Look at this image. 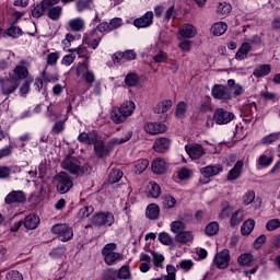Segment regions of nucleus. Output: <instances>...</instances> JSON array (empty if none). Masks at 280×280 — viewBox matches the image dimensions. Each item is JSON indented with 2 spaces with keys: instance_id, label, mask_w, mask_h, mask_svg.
I'll list each match as a JSON object with an SVG mask.
<instances>
[{
  "instance_id": "nucleus-1",
  "label": "nucleus",
  "mask_w": 280,
  "mask_h": 280,
  "mask_svg": "<svg viewBox=\"0 0 280 280\" xmlns=\"http://www.w3.org/2000/svg\"><path fill=\"white\" fill-rule=\"evenodd\" d=\"M61 167L73 176H86L93 172V167L90 164H82L80 160L73 156H67L61 162Z\"/></svg>"
},
{
  "instance_id": "nucleus-2",
  "label": "nucleus",
  "mask_w": 280,
  "mask_h": 280,
  "mask_svg": "<svg viewBox=\"0 0 280 280\" xmlns=\"http://www.w3.org/2000/svg\"><path fill=\"white\" fill-rule=\"evenodd\" d=\"M117 244L109 243L106 244L102 249V255L104 257V261L107 266H115L119 259H121L122 255L117 253Z\"/></svg>"
},
{
  "instance_id": "nucleus-3",
  "label": "nucleus",
  "mask_w": 280,
  "mask_h": 280,
  "mask_svg": "<svg viewBox=\"0 0 280 280\" xmlns=\"http://www.w3.org/2000/svg\"><path fill=\"white\" fill-rule=\"evenodd\" d=\"M55 180L57 183V190L59 194H67L73 187V180L66 172H60L55 176Z\"/></svg>"
},
{
  "instance_id": "nucleus-4",
  "label": "nucleus",
  "mask_w": 280,
  "mask_h": 280,
  "mask_svg": "<svg viewBox=\"0 0 280 280\" xmlns=\"http://www.w3.org/2000/svg\"><path fill=\"white\" fill-rule=\"evenodd\" d=\"M94 226H113L115 224V215L110 212H98L92 217Z\"/></svg>"
},
{
  "instance_id": "nucleus-5",
  "label": "nucleus",
  "mask_w": 280,
  "mask_h": 280,
  "mask_svg": "<svg viewBox=\"0 0 280 280\" xmlns=\"http://www.w3.org/2000/svg\"><path fill=\"white\" fill-rule=\"evenodd\" d=\"M51 233L58 235V238L61 242H69V240L73 237V230L69 225L62 223L55 224L51 228Z\"/></svg>"
},
{
  "instance_id": "nucleus-6",
  "label": "nucleus",
  "mask_w": 280,
  "mask_h": 280,
  "mask_svg": "<svg viewBox=\"0 0 280 280\" xmlns=\"http://www.w3.org/2000/svg\"><path fill=\"white\" fill-rule=\"evenodd\" d=\"M235 119V114L225 110L224 108H217L213 114V121L219 126L231 124Z\"/></svg>"
},
{
  "instance_id": "nucleus-7",
  "label": "nucleus",
  "mask_w": 280,
  "mask_h": 280,
  "mask_svg": "<svg viewBox=\"0 0 280 280\" xmlns=\"http://www.w3.org/2000/svg\"><path fill=\"white\" fill-rule=\"evenodd\" d=\"M213 264L220 270H224V268H229V264H231V254L229 249H223L217 253L213 259Z\"/></svg>"
},
{
  "instance_id": "nucleus-8",
  "label": "nucleus",
  "mask_w": 280,
  "mask_h": 280,
  "mask_svg": "<svg viewBox=\"0 0 280 280\" xmlns=\"http://www.w3.org/2000/svg\"><path fill=\"white\" fill-rule=\"evenodd\" d=\"M211 95L214 97V100H222L223 102L231 100V91H229V88L222 84L213 85Z\"/></svg>"
},
{
  "instance_id": "nucleus-9",
  "label": "nucleus",
  "mask_w": 280,
  "mask_h": 280,
  "mask_svg": "<svg viewBox=\"0 0 280 280\" xmlns=\"http://www.w3.org/2000/svg\"><path fill=\"white\" fill-rule=\"evenodd\" d=\"M26 201L27 196H25V192L23 190H13L9 192L4 198L5 205H21Z\"/></svg>"
},
{
  "instance_id": "nucleus-10",
  "label": "nucleus",
  "mask_w": 280,
  "mask_h": 280,
  "mask_svg": "<svg viewBox=\"0 0 280 280\" xmlns=\"http://www.w3.org/2000/svg\"><path fill=\"white\" fill-rule=\"evenodd\" d=\"M154 23V13L152 11H148L141 18H138L133 21L135 27L141 30L143 27H150Z\"/></svg>"
},
{
  "instance_id": "nucleus-11",
  "label": "nucleus",
  "mask_w": 280,
  "mask_h": 280,
  "mask_svg": "<svg viewBox=\"0 0 280 280\" xmlns=\"http://www.w3.org/2000/svg\"><path fill=\"white\" fill-rule=\"evenodd\" d=\"M0 84L2 93H4V95H10L14 93L19 86V82L16 81V79H13V77L10 79H1Z\"/></svg>"
},
{
  "instance_id": "nucleus-12",
  "label": "nucleus",
  "mask_w": 280,
  "mask_h": 280,
  "mask_svg": "<svg viewBox=\"0 0 280 280\" xmlns=\"http://www.w3.org/2000/svg\"><path fill=\"white\" fill-rule=\"evenodd\" d=\"M168 167H170V164L163 158H156L155 160H153L151 164V170L153 174H158V175L165 174Z\"/></svg>"
},
{
  "instance_id": "nucleus-13",
  "label": "nucleus",
  "mask_w": 280,
  "mask_h": 280,
  "mask_svg": "<svg viewBox=\"0 0 280 280\" xmlns=\"http://www.w3.org/2000/svg\"><path fill=\"white\" fill-rule=\"evenodd\" d=\"M170 145H172V140L168 138H158L153 143V150L159 154H163V152H167V150H170Z\"/></svg>"
},
{
  "instance_id": "nucleus-14",
  "label": "nucleus",
  "mask_w": 280,
  "mask_h": 280,
  "mask_svg": "<svg viewBox=\"0 0 280 280\" xmlns=\"http://www.w3.org/2000/svg\"><path fill=\"white\" fill-rule=\"evenodd\" d=\"M144 130L148 135H163V132L167 131V127L161 122H148L144 126Z\"/></svg>"
},
{
  "instance_id": "nucleus-15",
  "label": "nucleus",
  "mask_w": 280,
  "mask_h": 280,
  "mask_svg": "<svg viewBox=\"0 0 280 280\" xmlns=\"http://www.w3.org/2000/svg\"><path fill=\"white\" fill-rule=\"evenodd\" d=\"M97 139V131L82 132L78 136V141L88 145H94Z\"/></svg>"
},
{
  "instance_id": "nucleus-16",
  "label": "nucleus",
  "mask_w": 280,
  "mask_h": 280,
  "mask_svg": "<svg viewBox=\"0 0 280 280\" xmlns=\"http://www.w3.org/2000/svg\"><path fill=\"white\" fill-rule=\"evenodd\" d=\"M186 152L192 160H198L205 154V148L200 144L186 145Z\"/></svg>"
},
{
  "instance_id": "nucleus-17",
  "label": "nucleus",
  "mask_w": 280,
  "mask_h": 280,
  "mask_svg": "<svg viewBox=\"0 0 280 280\" xmlns=\"http://www.w3.org/2000/svg\"><path fill=\"white\" fill-rule=\"evenodd\" d=\"M178 34L182 36V38H194L198 34V31L196 30L195 25L184 24L182 27H179Z\"/></svg>"
},
{
  "instance_id": "nucleus-18",
  "label": "nucleus",
  "mask_w": 280,
  "mask_h": 280,
  "mask_svg": "<svg viewBox=\"0 0 280 280\" xmlns=\"http://www.w3.org/2000/svg\"><path fill=\"white\" fill-rule=\"evenodd\" d=\"M23 224L28 231H34V229H38V224H40V217L36 214H28L25 217Z\"/></svg>"
},
{
  "instance_id": "nucleus-19",
  "label": "nucleus",
  "mask_w": 280,
  "mask_h": 280,
  "mask_svg": "<svg viewBox=\"0 0 280 280\" xmlns=\"http://www.w3.org/2000/svg\"><path fill=\"white\" fill-rule=\"evenodd\" d=\"M222 172V165L215 164V165H208L200 170V174L203 176H208V178H211L213 176H218Z\"/></svg>"
},
{
  "instance_id": "nucleus-20",
  "label": "nucleus",
  "mask_w": 280,
  "mask_h": 280,
  "mask_svg": "<svg viewBox=\"0 0 280 280\" xmlns=\"http://www.w3.org/2000/svg\"><path fill=\"white\" fill-rule=\"evenodd\" d=\"M272 163H275V155L270 153H264L257 160L258 167H270Z\"/></svg>"
},
{
  "instance_id": "nucleus-21",
  "label": "nucleus",
  "mask_w": 280,
  "mask_h": 280,
  "mask_svg": "<svg viewBox=\"0 0 280 280\" xmlns=\"http://www.w3.org/2000/svg\"><path fill=\"white\" fill-rule=\"evenodd\" d=\"M244 167V162L237 161L234 167L228 173V180H237L242 174V168Z\"/></svg>"
},
{
  "instance_id": "nucleus-22",
  "label": "nucleus",
  "mask_w": 280,
  "mask_h": 280,
  "mask_svg": "<svg viewBox=\"0 0 280 280\" xmlns=\"http://www.w3.org/2000/svg\"><path fill=\"white\" fill-rule=\"evenodd\" d=\"M94 151L98 159H104V156H108V154H110V151L104 145L103 141H95Z\"/></svg>"
},
{
  "instance_id": "nucleus-23",
  "label": "nucleus",
  "mask_w": 280,
  "mask_h": 280,
  "mask_svg": "<svg viewBox=\"0 0 280 280\" xmlns=\"http://www.w3.org/2000/svg\"><path fill=\"white\" fill-rule=\"evenodd\" d=\"M175 242L177 244H189V242H194V233L191 231H184L175 236Z\"/></svg>"
},
{
  "instance_id": "nucleus-24",
  "label": "nucleus",
  "mask_w": 280,
  "mask_h": 280,
  "mask_svg": "<svg viewBox=\"0 0 280 280\" xmlns=\"http://www.w3.org/2000/svg\"><path fill=\"white\" fill-rule=\"evenodd\" d=\"M68 27L71 32H82L85 27L84 20L82 18H75L68 22Z\"/></svg>"
},
{
  "instance_id": "nucleus-25",
  "label": "nucleus",
  "mask_w": 280,
  "mask_h": 280,
  "mask_svg": "<svg viewBox=\"0 0 280 280\" xmlns=\"http://www.w3.org/2000/svg\"><path fill=\"white\" fill-rule=\"evenodd\" d=\"M242 222H244V210L238 209L232 213V217L230 219V226H232V229H235V226H238V224H242Z\"/></svg>"
},
{
  "instance_id": "nucleus-26",
  "label": "nucleus",
  "mask_w": 280,
  "mask_h": 280,
  "mask_svg": "<svg viewBox=\"0 0 280 280\" xmlns=\"http://www.w3.org/2000/svg\"><path fill=\"white\" fill-rule=\"evenodd\" d=\"M110 118L114 124H124L128 119L127 116L119 109V107H114L112 109Z\"/></svg>"
},
{
  "instance_id": "nucleus-27",
  "label": "nucleus",
  "mask_w": 280,
  "mask_h": 280,
  "mask_svg": "<svg viewBox=\"0 0 280 280\" xmlns=\"http://www.w3.org/2000/svg\"><path fill=\"white\" fill-rule=\"evenodd\" d=\"M30 75V70L25 66H16L13 70V79L19 82V80H25Z\"/></svg>"
},
{
  "instance_id": "nucleus-28",
  "label": "nucleus",
  "mask_w": 280,
  "mask_h": 280,
  "mask_svg": "<svg viewBox=\"0 0 280 280\" xmlns=\"http://www.w3.org/2000/svg\"><path fill=\"white\" fill-rule=\"evenodd\" d=\"M136 108L137 105L132 101H126L118 107V109L127 116V119L128 117L132 116V113H135Z\"/></svg>"
},
{
  "instance_id": "nucleus-29",
  "label": "nucleus",
  "mask_w": 280,
  "mask_h": 280,
  "mask_svg": "<svg viewBox=\"0 0 280 280\" xmlns=\"http://www.w3.org/2000/svg\"><path fill=\"white\" fill-rule=\"evenodd\" d=\"M47 10V16L50 19V21H59L60 18L62 16V7L61 5H56V7H50Z\"/></svg>"
},
{
  "instance_id": "nucleus-30",
  "label": "nucleus",
  "mask_w": 280,
  "mask_h": 280,
  "mask_svg": "<svg viewBox=\"0 0 280 280\" xmlns=\"http://www.w3.org/2000/svg\"><path fill=\"white\" fill-rule=\"evenodd\" d=\"M161 213V208L156 203H150L147 207L145 215L149 220H156Z\"/></svg>"
},
{
  "instance_id": "nucleus-31",
  "label": "nucleus",
  "mask_w": 280,
  "mask_h": 280,
  "mask_svg": "<svg viewBox=\"0 0 280 280\" xmlns=\"http://www.w3.org/2000/svg\"><path fill=\"white\" fill-rule=\"evenodd\" d=\"M226 30H229V25H226V23L217 22L212 25L210 32L213 34V36H222V34L226 33Z\"/></svg>"
},
{
  "instance_id": "nucleus-32",
  "label": "nucleus",
  "mask_w": 280,
  "mask_h": 280,
  "mask_svg": "<svg viewBox=\"0 0 280 280\" xmlns=\"http://www.w3.org/2000/svg\"><path fill=\"white\" fill-rule=\"evenodd\" d=\"M250 49L252 47L249 43H243L236 51V60H246V58H248V52L250 51Z\"/></svg>"
},
{
  "instance_id": "nucleus-33",
  "label": "nucleus",
  "mask_w": 280,
  "mask_h": 280,
  "mask_svg": "<svg viewBox=\"0 0 280 280\" xmlns=\"http://www.w3.org/2000/svg\"><path fill=\"white\" fill-rule=\"evenodd\" d=\"M75 8L78 12H84V10H93L95 4L93 3V0H77Z\"/></svg>"
},
{
  "instance_id": "nucleus-34",
  "label": "nucleus",
  "mask_w": 280,
  "mask_h": 280,
  "mask_svg": "<svg viewBox=\"0 0 280 280\" xmlns=\"http://www.w3.org/2000/svg\"><path fill=\"white\" fill-rule=\"evenodd\" d=\"M170 108H172V100L162 101L154 107V113L161 115L167 113Z\"/></svg>"
},
{
  "instance_id": "nucleus-35",
  "label": "nucleus",
  "mask_w": 280,
  "mask_h": 280,
  "mask_svg": "<svg viewBox=\"0 0 280 280\" xmlns=\"http://www.w3.org/2000/svg\"><path fill=\"white\" fill-rule=\"evenodd\" d=\"M255 261V257L250 253L241 254L237 258V264L240 266H250Z\"/></svg>"
},
{
  "instance_id": "nucleus-36",
  "label": "nucleus",
  "mask_w": 280,
  "mask_h": 280,
  "mask_svg": "<svg viewBox=\"0 0 280 280\" xmlns=\"http://www.w3.org/2000/svg\"><path fill=\"white\" fill-rule=\"evenodd\" d=\"M97 32L101 33H108L112 32L110 24L108 22L100 23L96 28L92 30L90 32V37L94 38V36L97 34Z\"/></svg>"
},
{
  "instance_id": "nucleus-37",
  "label": "nucleus",
  "mask_w": 280,
  "mask_h": 280,
  "mask_svg": "<svg viewBox=\"0 0 280 280\" xmlns=\"http://www.w3.org/2000/svg\"><path fill=\"white\" fill-rule=\"evenodd\" d=\"M132 139V131H126L121 138H114L109 141V145H121V143H126Z\"/></svg>"
},
{
  "instance_id": "nucleus-38",
  "label": "nucleus",
  "mask_w": 280,
  "mask_h": 280,
  "mask_svg": "<svg viewBox=\"0 0 280 280\" xmlns=\"http://www.w3.org/2000/svg\"><path fill=\"white\" fill-rule=\"evenodd\" d=\"M124 178V172H121L119 168L112 170L108 175V183L112 185H115V183H119Z\"/></svg>"
},
{
  "instance_id": "nucleus-39",
  "label": "nucleus",
  "mask_w": 280,
  "mask_h": 280,
  "mask_svg": "<svg viewBox=\"0 0 280 280\" xmlns=\"http://www.w3.org/2000/svg\"><path fill=\"white\" fill-rule=\"evenodd\" d=\"M254 229H255V220L249 219L242 224L241 233L242 235H250Z\"/></svg>"
},
{
  "instance_id": "nucleus-40",
  "label": "nucleus",
  "mask_w": 280,
  "mask_h": 280,
  "mask_svg": "<svg viewBox=\"0 0 280 280\" xmlns=\"http://www.w3.org/2000/svg\"><path fill=\"white\" fill-rule=\"evenodd\" d=\"M270 65H262L254 70L253 75H255V78H265V75L270 74Z\"/></svg>"
},
{
  "instance_id": "nucleus-41",
  "label": "nucleus",
  "mask_w": 280,
  "mask_h": 280,
  "mask_svg": "<svg viewBox=\"0 0 280 280\" xmlns=\"http://www.w3.org/2000/svg\"><path fill=\"white\" fill-rule=\"evenodd\" d=\"M206 235L209 237H213V235H218V232L220 231V224L218 222L212 221L209 224L206 225Z\"/></svg>"
},
{
  "instance_id": "nucleus-42",
  "label": "nucleus",
  "mask_w": 280,
  "mask_h": 280,
  "mask_svg": "<svg viewBox=\"0 0 280 280\" xmlns=\"http://www.w3.org/2000/svg\"><path fill=\"white\" fill-rule=\"evenodd\" d=\"M148 165H150V161L145 159H140L135 164V172L136 174H143L145 170H148Z\"/></svg>"
},
{
  "instance_id": "nucleus-43",
  "label": "nucleus",
  "mask_w": 280,
  "mask_h": 280,
  "mask_svg": "<svg viewBox=\"0 0 280 280\" xmlns=\"http://www.w3.org/2000/svg\"><path fill=\"white\" fill-rule=\"evenodd\" d=\"M185 229H187V225L183 221H173L171 223V231L172 233H176V235L183 233Z\"/></svg>"
},
{
  "instance_id": "nucleus-44",
  "label": "nucleus",
  "mask_w": 280,
  "mask_h": 280,
  "mask_svg": "<svg viewBox=\"0 0 280 280\" xmlns=\"http://www.w3.org/2000/svg\"><path fill=\"white\" fill-rule=\"evenodd\" d=\"M125 84L127 86H137L139 84V74L135 72L128 73L125 78Z\"/></svg>"
},
{
  "instance_id": "nucleus-45",
  "label": "nucleus",
  "mask_w": 280,
  "mask_h": 280,
  "mask_svg": "<svg viewBox=\"0 0 280 280\" xmlns=\"http://www.w3.org/2000/svg\"><path fill=\"white\" fill-rule=\"evenodd\" d=\"M152 261L155 268H163V261H165V256L163 254L152 252Z\"/></svg>"
},
{
  "instance_id": "nucleus-46",
  "label": "nucleus",
  "mask_w": 280,
  "mask_h": 280,
  "mask_svg": "<svg viewBox=\"0 0 280 280\" xmlns=\"http://www.w3.org/2000/svg\"><path fill=\"white\" fill-rule=\"evenodd\" d=\"M279 132L269 133L268 136H265L261 139L262 145H271V143H275V141L279 140Z\"/></svg>"
},
{
  "instance_id": "nucleus-47",
  "label": "nucleus",
  "mask_w": 280,
  "mask_h": 280,
  "mask_svg": "<svg viewBox=\"0 0 280 280\" xmlns=\"http://www.w3.org/2000/svg\"><path fill=\"white\" fill-rule=\"evenodd\" d=\"M7 36H11L12 38H19V36L23 35V31L21 27L15 26L14 24L5 31Z\"/></svg>"
},
{
  "instance_id": "nucleus-48",
  "label": "nucleus",
  "mask_w": 280,
  "mask_h": 280,
  "mask_svg": "<svg viewBox=\"0 0 280 280\" xmlns=\"http://www.w3.org/2000/svg\"><path fill=\"white\" fill-rule=\"evenodd\" d=\"M91 70L89 69V61H82L77 65V75H85Z\"/></svg>"
},
{
  "instance_id": "nucleus-49",
  "label": "nucleus",
  "mask_w": 280,
  "mask_h": 280,
  "mask_svg": "<svg viewBox=\"0 0 280 280\" xmlns=\"http://www.w3.org/2000/svg\"><path fill=\"white\" fill-rule=\"evenodd\" d=\"M158 240L161 244H164V246H172V243L174 242L167 232H161L158 236Z\"/></svg>"
},
{
  "instance_id": "nucleus-50",
  "label": "nucleus",
  "mask_w": 280,
  "mask_h": 280,
  "mask_svg": "<svg viewBox=\"0 0 280 280\" xmlns=\"http://www.w3.org/2000/svg\"><path fill=\"white\" fill-rule=\"evenodd\" d=\"M75 54H78L79 58H84V61L91 60V51H89V49H86V47H79L77 49H74Z\"/></svg>"
},
{
  "instance_id": "nucleus-51",
  "label": "nucleus",
  "mask_w": 280,
  "mask_h": 280,
  "mask_svg": "<svg viewBox=\"0 0 280 280\" xmlns=\"http://www.w3.org/2000/svg\"><path fill=\"white\" fill-rule=\"evenodd\" d=\"M150 188H149V195L151 198H159L161 196V186L159 184L151 182L150 183Z\"/></svg>"
},
{
  "instance_id": "nucleus-52",
  "label": "nucleus",
  "mask_w": 280,
  "mask_h": 280,
  "mask_svg": "<svg viewBox=\"0 0 280 280\" xmlns=\"http://www.w3.org/2000/svg\"><path fill=\"white\" fill-rule=\"evenodd\" d=\"M231 10H233L231 4L223 2L218 5L217 12L218 14H222V16H226V14H231Z\"/></svg>"
},
{
  "instance_id": "nucleus-53",
  "label": "nucleus",
  "mask_w": 280,
  "mask_h": 280,
  "mask_svg": "<svg viewBox=\"0 0 280 280\" xmlns=\"http://www.w3.org/2000/svg\"><path fill=\"white\" fill-rule=\"evenodd\" d=\"M47 11V9L44 7V4L40 2L39 4H37L33 10H32V16L34 19H40V16H43V14H45V12Z\"/></svg>"
},
{
  "instance_id": "nucleus-54",
  "label": "nucleus",
  "mask_w": 280,
  "mask_h": 280,
  "mask_svg": "<svg viewBox=\"0 0 280 280\" xmlns=\"http://www.w3.org/2000/svg\"><path fill=\"white\" fill-rule=\"evenodd\" d=\"M162 205L164 209H172L176 206V198L172 196H166L163 198Z\"/></svg>"
},
{
  "instance_id": "nucleus-55",
  "label": "nucleus",
  "mask_w": 280,
  "mask_h": 280,
  "mask_svg": "<svg viewBox=\"0 0 280 280\" xmlns=\"http://www.w3.org/2000/svg\"><path fill=\"white\" fill-rule=\"evenodd\" d=\"M187 113V103L179 102L176 107L175 115L176 117H185V114Z\"/></svg>"
},
{
  "instance_id": "nucleus-56",
  "label": "nucleus",
  "mask_w": 280,
  "mask_h": 280,
  "mask_svg": "<svg viewBox=\"0 0 280 280\" xmlns=\"http://www.w3.org/2000/svg\"><path fill=\"white\" fill-rule=\"evenodd\" d=\"M117 277L118 279H130V268H128V266H122L118 272H117Z\"/></svg>"
},
{
  "instance_id": "nucleus-57",
  "label": "nucleus",
  "mask_w": 280,
  "mask_h": 280,
  "mask_svg": "<svg viewBox=\"0 0 280 280\" xmlns=\"http://www.w3.org/2000/svg\"><path fill=\"white\" fill-rule=\"evenodd\" d=\"M178 267L186 272H189L194 268V261L191 259H184L179 261Z\"/></svg>"
},
{
  "instance_id": "nucleus-58",
  "label": "nucleus",
  "mask_w": 280,
  "mask_h": 280,
  "mask_svg": "<svg viewBox=\"0 0 280 280\" xmlns=\"http://www.w3.org/2000/svg\"><path fill=\"white\" fill-rule=\"evenodd\" d=\"M91 213H93V207L85 206L79 210L78 217L84 220V218H89Z\"/></svg>"
},
{
  "instance_id": "nucleus-59",
  "label": "nucleus",
  "mask_w": 280,
  "mask_h": 280,
  "mask_svg": "<svg viewBox=\"0 0 280 280\" xmlns=\"http://www.w3.org/2000/svg\"><path fill=\"white\" fill-rule=\"evenodd\" d=\"M279 228H280L279 219H271L266 224L267 231H277V229H279Z\"/></svg>"
},
{
  "instance_id": "nucleus-60",
  "label": "nucleus",
  "mask_w": 280,
  "mask_h": 280,
  "mask_svg": "<svg viewBox=\"0 0 280 280\" xmlns=\"http://www.w3.org/2000/svg\"><path fill=\"white\" fill-rule=\"evenodd\" d=\"M255 201V190H249L243 196L244 205L248 206Z\"/></svg>"
},
{
  "instance_id": "nucleus-61",
  "label": "nucleus",
  "mask_w": 280,
  "mask_h": 280,
  "mask_svg": "<svg viewBox=\"0 0 280 280\" xmlns=\"http://www.w3.org/2000/svg\"><path fill=\"white\" fill-rule=\"evenodd\" d=\"M104 280H117V270L115 269H107L103 273Z\"/></svg>"
},
{
  "instance_id": "nucleus-62",
  "label": "nucleus",
  "mask_w": 280,
  "mask_h": 280,
  "mask_svg": "<svg viewBox=\"0 0 280 280\" xmlns=\"http://www.w3.org/2000/svg\"><path fill=\"white\" fill-rule=\"evenodd\" d=\"M63 130H65V121L59 120L55 122V125L52 126L51 132L52 135H60V132H62Z\"/></svg>"
},
{
  "instance_id": "nucleus-63",
  "label": "nucleus",
  "mask_w": 280,
  "mask_h": 280,
  "mask_svg": "<svg viewBox=\"0 0 280 280\" xmlns=\"http://www.w3.org/2000/svg\"><path fill=\"white\" fill-rule=\"evenodd\" d=\"M177 176H178L179 180H187L191 176V170L184 167V168L179 170Z\"/></svg>"
},
{
  "instance_id": "nucleus-64",
  "label": "nucleus",
  "mask_w": 280,
  "mask_h": 280,
  "mask_svg": "<svg viewBox=\"0 0 280 280\" xmlns=\"http://www.w3.org/2000/svg\"><path fill=\"white\" fill-rule=\"evenodd\" d=\"M7 280H23V275L19 271H10L7 273Z\"/></svg>"
}]
</instances>
